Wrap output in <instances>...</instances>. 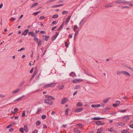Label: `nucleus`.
Returning <instances> with one entry per match:
<instances>
[{
  "label": "nucleus",
  "instance_id": "23",
  "mask_svg": "<svg viewBox=\"0 0 133 133\" xmlns=\"http://www.w3.org/2000/svg\"><path fill=\"white\" fill-rule=\"evenodd\" d=\"M49 38V36L45 35V37L44 38H43L44 39L45 41H48Z\"/></svg>",
  "mask_w": 133,
  "mask_h": 133
},
{
  "label": "nucleus",
  "instance_id": "4",
  "mask_svg": "<svg viewBox=\"0 0 133 133\" xmlns=\"http://www.w3.org/2000/svg\"><path fill=\"white\" fill-rule=\"evenodd\" d=\"M67 99L66 97L63 98L61 100V103L62 104H65L67 101Z\"/></svg>",
  "mask_w": 133,
  "mask_h": 133
},
{
  "label": "nucleus",
  "instance_id": "2",
  "mask_svg": "<svg viewBox=\"0 0 133 133\" xmlns=\"http://www.w3.org/2000/svg\"><path fill=\"white\" fill-rule=\"evenodd\" d=\"M127 3V1H122L121 0H118L115 2V3L117 4H121Z\"/></svg>",
  "mask_w": 133,
  "mask_h": 133
},
{
  "label": "nucleus",
  "instance_id": "36",
  "mask_svg": "<svg viewBox=\"0 0 133 133\" xmlns=\"http://www.w3.org/2000/svg\"><path fill=\"white\" fill-rule=\"evenodd\" d=\"M112 6L111 4H108L105 5V7L106 8H109L111 7Z\"/></svg>",
  "mask_w": 133,
  "mask_h": 133
},
{
  "label": "nucleus",
  "instance_id": "35",
  "mask_svg": "<svg viewBox=\"0 0 133 133\" xmlns=\"http://www.w3.org/2000/svg\"><path fill=\"white\" fill-rule=\"evenodd\" d=\"M58 17V15L57 14H55L53 15L52 17V18H57Z\"/></svg>",
  "mask_w": 133,
  "mask_h": 133
},
{
  "label": "nucleus",
  "instance_id": "64",
  "mask_svg": "<svg viewBox=\"0 0 133 133\" xmlns=\"http://www.w3.org/2000/svg\"><path fill=\"white\" fill-rule=\"evenodd\" d=\"M45 31H41L40 32V33L41 34H45Z\"/></svg>",
  "mask_w": 133,
  "mask_h": 133
},
{
  "label": "nucleus",
  "instance_id": "51",
  "mask_svg": "<svg viewBox=\"0 0 133 133\" xmlns=\"http://www.w3.org/2000/svg\"><path fill=\"white\" fill-rule=\"evenodd\" d=\"M18 108H15L14 110V111L15 112H17L18 111Z\"/></svg>",
  "mask_w": 133,
  "mask_h": 133
},
{
  "label": "nucleus",
  "instance_id": "29",
  "mask_svg": "<svg viewBox=\"0 0 133 133\" xmlns=\"http://www.w3.org/2000/svg\"><path fill=\"white\" fill-rule=\"evenodd\" d=\"M34 40L37 43L39 41L38 39L36 37H35L34 38Z\"/></svg>",
  "mask_w": 133,
  "mask_h": 133
},
{
  "label": "nucleus",
  "instance_id": "3",
  "mask_svg": "<svg viewBox=\"0 0 133 133\" xmlns=\"http://www.w3.org/2000/svg\"><path fill=\"white\" fill-rule=\"evenodd\" d=\"M83 81V80L82 79L76 78L74 79L73 81L72 82L73 83H75L77 82H81Z\"/></svg>",
  "mask_w": 133,
  "mask_h": 133
},
{
  "label": "nucleus",
  "instance_id": "33",
  "mask_svg": "<svg viewBox=\"0 0 133 133\" xmlns=\"http://www.w3.org/2000/svg\"><path fill=\"white\" fill-rule=\"evenodd\" d=\"M123 71H118L117 72V74L118 75H119L121 74H123Z\"/></svg>",
  "mask_w": 133,
  "mask_h": 133
},
{
  "label": "nucleus",
  "instance_id": "19",
  "mask_svg": "<svg viewBox=\"0 0 133 133\" xmlns=\"http://www.w3.org/2000/svg\"><path fill=\"white\" fill-rule=\"evenodd\" d=\"M63 5H64V4H59V5H54L52 6L51 7L52 8H55L56 7L62 6H63Z\"/></svg>",
  "mask_w": 133,
  "mask_h": 133
},
{
  "label": "nucleus",
  "instance_id": "1",
  "mask_svg": "<svg viewBox=\"0 0 133 133\" xmlns=\"http://www.w3.org/2000/svg\"><path fill=\"white\" fill-rule=\"evenodd\" d=\"M44 96L45 98L48 99H45L44 101V102L49 105H52L53 104L52 100H54L55 98L52 96L48 95H45Z\"/></svg>",
  "mask_w": 133,
  "mask_h": 133
},
{
  "label": "nucleus",
  "instance_id": "49",
  "mask_svg": "<svg viewBox=\"0 0 133 133\" xmlns=\"http://www.w3.org/2000/svg\"><path fill=\"white\" fill-rule=\"evenodd\" d=\"M25 111H23V112L22 113V117H24L25 116Z\"/></svg>",
  "mask_w": 133,
  "mask_h": 133
},
{
  "label": "nucleus",
  "instance_id": "63",
  "mask_svg": "<svg viewBox=\"0 0 133 133\" xmlns=\"http://www.w3.org/2000/svg\"><path fill=\"white\" fill-rule=\"evenodd\" d=\"M125 67L127 68H128L130 69V68L131 67L128 66V65H126L125 66Z\"/></svg>",
  "mask_w": 133,
  "mask_h": 133
},
{
  "label": "nucleus",
  "instance_id": "54",
  "mask_svg": "<svg viewBox=\"0 0 133 133\" xmlns=\"http://www.w3.org/2000/svg\"><path fill=\"white\" fill-rule=\"evenodd\" d=\"M127 111V109H125L123 110H120V112H126Z\"/></svg>",
  "mask_w": 133,
  "mask_h": 133
},
{
  "label": "nucleus",
  "instance_id": "9",
  "mask_svg": "<svg viewBox=\"0 0 133 133\" xmlns=\"http://www.w3.org/2000/svg\"><path fill=\"white\" fill-rule=\"evenodd\" d=\"M120 103V102L119 101H117L115 102V104H113V106L114 107H116Z\"/></svg>",
  "mask_w": 133,
  "mask_h": 133
},
{
  "label": "nucleus",
  "instance_id": "46",
  "mask_svg": "<svg viewBox=\"0 0 133 133\" xmlns=\"http://www.w3.org/2000/svg\"><path fill=\"white\" fill-rule=\"evenodd\" d=\"M45 17L43 16H41L39 18V19H44Z\"/></svg>",
  "mask_w": 133,
  "mask_h": 133
},
{
  "label": "nucleus",
  "instance_id": "57",
  "mask_svg": "<svg viewBox=\"0 0 133 133\" xmlns=\"http://www.w3.org/2000/svg\"><path fill=\"white\" fill-rule=\"evenodd\" d=\"M91 107L93 108L97 107V105L92 104L91 105Z\"/></svg>",
  "mask_w": 133,
  "mask_h": 133
},
{
  "label": "nucleus",
  "instance_id": "39",
  "mask_svg": "<svg viewBox=\"0 0 133 133\" xmlns=\"http://www.w3.org/2000/svg\"><path fill=\"white\" fill-rule=\"evenodd\" d=\"M128 130H123L121 131L122 133H128Z\"/></svg>",
  "mask_w": 133,
  "mask_h": 133
},
{
  "label": "nucleus",
  "instance_id": "37",
  "mask_svg": "<svg viewBox=\"0 0 133 133\" xmlns=\"http://www.w3.org/2000/svg\"><path fill=\"white\" fill-rule=\"evenodd\" d=\"M109 107L103 110L104 112H106L109 109Z\"/></svg>",
  "mask_w": 133,
  "mask_h": 133
},
{
  "label": "nucleus",
  "instance_id": "62",
  "mask_svg": "<svg viewBox=\"0 0 133 133\" xmlns=\"http://www.w3.org/2000/svg\"><path fill=\"white\" fill-rule=\"evenodd\" d=\"M59 35V33L58 32H56V34L55 35V36L57 37Z\"/></svg>",
  "mask_w": 133,
  "mask_h": 133
},
{
  "label": "nucleus",
  "instance_id": "21",
  "mask_svg": "<svg viewBox=\"0 0 133 133\" xmlns=\"http://www.w3.org/2000/svg\"><path fill=\"white\" fill-rule=\"evenodd\" d=\"M42 41L41 40H39L38 41V42H37V44L38 46H40L42 44Z\"/></svg>",
  "mask_w": 133,
  "mask_h": 133
},
{
  "label": "nucleus",
  "instance_id": "13",
  "mask_svg": "<svg viewBox=\"0 0 133 133\" xmlns=\"http://www.w3.org/2000/svg\"><path fill=\"white\" fill-rule=\"evenodd\" d=\"M94 119L96 120H98L101 119V118L100 117H95L94 118H92L90 119V120Z\"/></svg>",
  "mask_w": 133,
  "mask_h": 133
},
{
  "label": "nucleus",
  "instance_id": "8",
  "mask_svg": "<svg viewBox=\"0 0 133 133\" xmlns=\"http://www.w3.org/2000/svg\"><path fill=\"white\" fill-rule=\"evenodd\" d=\"M71 17V16L70 15L67 18H66V22L65 23V24L66 25L69 22V20L70 19Z\"/></svg>",
  "mask_w": 133,
  "mask_h": 133
},
{
  "label": "nucleus",
  "instance_id": "11",
  "mask_svg": "<svg viewBox=\"0 0 133 133\" xmlns=\"http://www.w3.org/2000/svg\"><path fill=\"white\" fill-rule=\"evenodd\" d=\"M56 83H52L51 84H49V87H53L55 86L56 85Z\"/></svg>",
  "mask_w": 133,
  "mask_h": 133
},
{
  "label": "nucleus",
  "instance_id": "59",
  "mask_svg": "<svg viewBox=\"0 0 133 133\" xmlns=\"http://www.w3.org/2000/svg\"><path fill=\"white\" fill-rule=\"evenodd\" d=\"M25 49L23 48H21V49H19L18 50V52H19V51H22V50H24Z\"/></svg>",
  "mask_w": 133,
  "mask_h": 133
},
{
  "label": "nucleus",
  "instance_id": "58",
  "mask_svg": "<svg viewBox=\"0 0 133 133\" xmlns=\"http://www.w3.org/2000/svg\"><path fill=\"white\" fill-rule=\"evenodd\" d=\"M14 130V129L13 128H11L9 129V131L10 132H12Z\"/></svg>",
  "mask_w": 133,
  "mask_h": 133
},
{
  "label": "nucleus",
  "instance_id": "38",
  "mask_svg": "<svg viewBox=\"0 0 133 133\" xmlns=\"http://www.w3.org/2000/svg\"><path fill=\"white\" fill-rule=\"evenodd\" d=\"M57 38L55 35H54L52 36V41H54Z\"/></svg>",
  "mask_w": 133,
  "mask_h": 133
},
{
  "label": "nucleus",
  "instance_id": "42",
  "mask_svg": "<svg viewBox=\"0 0 133 133\" xmlns=\"http://www.w3.org/2000/svg\"><path fill=\"white\" fill-rule=\"evenodd\" d=\"M77 28H78V26H77L76 25H74V30L75 31V29Z\"/></svg>",
  "mask_w": 133,
  "mask_h": 133
},
{
  "label": "nucleus",
  "instance_id": "32",
  "mask_svg": "<svg viewBox=\"0 0 133 133\" xmlns=\"http://www.w3.org/2000/svg\"><path fill=\"white\" fill-rule=\"evenodd\" d=\"M77 125H78L80 128H83V124L81 123L78 124H77Z\"/></svg>",
  "mask_w": 133,
  "mask_h": 133
},
{
  "label": "nucleus",
  "instance_id": "53",
  "mask_svg": "<svg viewBox=\"0 0 133 133\" xmlns=\"http://www.w3.org/2000/svg\"><path fill=\"white\" fill-rule=\"evenodd\" d=\"M57 26H55L52 27L51 29V30H52V31H53L57 27Z\"/></svg>",
  "mask_w": 133,
  "mask_h": 133
},
{
  "label": "nucleus",
  "instance_id": "17",
  "mask_svg": "<svg viewBox=\"0 0 133 133\" xmlns=\"http://www.w3.org/2000/svg\"><path fill=\"white\" fill-rule=\"evenodd\" d=\"M31 36L32 37H36L37 35L35 33H34L33 31H32V33L31 35Z\"/></svg>",
  "mask_w": 133,
  "mask_h": 133
},
{
  "label": "nucleus",
  "instance_id": "7",
  "mask_svg": "<svg viewBox=\"0 0 133 133\" xmlns=\"http://www.w3.org/2000/svg\"><path fill=\"white\" fill-rule=\"evenodd\" d=\"M130 118L129 115H127L123 117V118L125 121H127Z\"/></svg>",
  "mask_w": 133,
  "mask_h": 133
},
{
  "label": "nucleus",
  "instance_id": "12",
  "mask_svg": "<svg viewBox=\"0 0 133 133\" xmlns=\"http://www.w3.org/2000/svg\"><path fill=\"white\" fill-rule=\"evenodd\" d=\"M23 129H24V130L26 132H27L28 131V130L27 126L26 125H25L24 126Z\"/></svg>",
  "mask_w": 133,
  "mask_h": 133
},
{
  "label": "nucleus",
  "instance_id": "5",
  "mask_svg": "<svg viewBox=\"0 0 133 133\" xmlns=\"http://www.w3.org/2000/svg\"><path fill=\"white\" fill-rule=\"evenodd\" d=\"M83 110V109L82 108L76 109L75 110L74 112H80L82 111Z\"/></svg>",
  "mask_w": 133,
  "mask_h": 133
},
{
  "label": "nucleus",
  "instance_id": "60",
  "mask_svg": "<svg viewBox=\"0 0 133 133\" xmlns=\"http://www.w3.org/2000/svg\"><path fill=\"white\" fill-rule=\"evenodd\" d=\"M108 131H110L111 132H113L114 131V130L112 129V128H111L110 129L108 130Z\"/></svg>",
  "mask_w": 133,
  "mask_h": 133
},
{
  "label": "nucleus",
  "instance_id": "44",
  "mask_svg": "<svg viewBox=\"0 0 133 133\" xmlns=\"http://www.w3.org/2000/svg\"><path fill=\"white\" fill-rule=\"evenodd\" d=\"M37 71L35 70L33 74L32 75H34V76H35L37 74Z\"/></svg>",
  "mask_w": 133,
  "mask_h": 133
},
{
  "label": "nucleus",
  "instance_id": "61",
  "mask_svg": "<svg viewBox=\"0 0 133 133\" xmlns=\"http://www.w3.org/2000/svg\"><path fill=\"white\" fill-rule=\"evenodd\" d=\"M15 20H16V19L14 18H12L10 19V21H15Z\"/></svg>",
  "mask_w": 133,
  "mask_h": 133
},
{
  "label": "nucleus",
  "instance_id": "15",
  "mask_svg": "<svg viewBox=\"0 0 133 133\" xmlns=\"http://www.w3.org/2000/svg\"><path fill=\"white\" fill-rule=\"evenodd\" d=\"M74 131L75 133H80V131L76 128H75L74 129Z\"/></svg>",
  "mask_w": 133,
  "mask_h": 133
},
{
  "label": "nucleus",
  "instance_id": "25",
  "mask_svg": "<svg viewBox=\"0 0 133 133\" xmlns=\"http://www.w3.org/2000/svg\"><path fill=\"white\" fill-rule=\"evenodd\" d=\"M20 90V89L19 88L15 90L13 92V93L15 94L18 92H19Z\"/></svg>",
  "mask_w": 133,
  "mask_h": 133
},
{
  "label": "nucleus",
  "instance_id": "34",
  "mask_svg": "<svg viewBox=\"0 0 133 133\" xmlns=\"http://www.w3.org/2000/svg\"><path fill=\"white\" fill-rule=\"evenodd\" d=\"M69 110V108H67L65 110V114L66 115H68V112Z\"/></svg>",
  "mask_w": 133,
  "mask_h": 133
},
{
  "label": "nucleus",
  "instance_id": "18",
  "mask_svg": "<svg viewBox=\"0 0 133 133\" xmlns=\"http://www.w3.org/2000/svg\"><path fill=\"white\" fill-rule=\"evenodd\" d=\"M15 124V123H12L6 127L7 128H9L11 127H12Z\"/></svg>",
  "mask_w": 133,
  "mask_h": 133
},
{
  "label": "nucleus",
  "instance_id": "6",
  "mask_svg": "<svg viewBox=\"0 0 133 133\" xmlns=\"http://www.w3.org/2000/svg\"><path fill=\"white\" fill-rule=\"evenodd\" d=\"M29 31V30L28 29H26L22 32V35H24V36L26 35Z\"/></svg>",
  "mask_w": 133,
  "mask_h": 133
},
{
  "label": "nucleus",
  "instance_id": "56",
  "mask_svg": "<svg viewBox=\"0 0 133 133\" xmlns=\"http://www.w3.org/2000/svg\"><path fill=\"white\" fill-rule=\"evenodd\" d=\"M129 126L131 128L133 129V124H131L129 125Z\"/></svg>",
  "mask_w": 133,
  "mask_h": 133
},
{
  "label": "nucleus",
  "instance_id": "10",
  "mask_svg": "<svg viewBox=\"0 0 133 133\" xmlns=\"http://www.w3.org/2000/svg\"><path fill=\"white\" fill-rule=\"evenodd\" d=\"M103 129L101 127L98 129L97 131V133H101L103 132Z\"/></svg>",
  "mask_w": 133,
  "mask_h": 133
},
{
  "label": "nucleus",
  "instance_id": "26",
  "mask_svg": "<svg viewBox=\"0 0 133 133\" xmlns=\"http://www.w3.org/2000/svg\"><path fill=\"white\" fill-rule=\"evenodd\" d=\"M64 22L61 25H60V26L59 28L58 29V30H57V31H59L61 29V28H62V27H63V25H64Z\"/></svg>",
  "mask_w": 133,
  "mask_h": 133
},
{
  "label": "nucleus",
  "instance_id": "41",
  "mask_svg": "<svg viewBox=\"0 0 133 133\" xmlns=\"http://www.w3.org/2000/svg\"><path fill=\"white\" fill-rule=\"evenodd\" d=\"M46 115H43L41 116V118L42 119H45L46 118Z\"/></svg>",
  "mask_w": 133,
  "mask_h": 133
},
{
  "label": "nucleus",
  "instance_id": "52",
  "mask_svg": "<svg viewBox=\"0 0 133 133\" xmlns=\"http://www.w3.org/2000/svg\"><path fill=\"white\" fill-rule=\"evenodd\" d=\"M49 84H47V85H44L43 87V88H48V87H49Z\"/></svg>",
  "mask_w": 133,
  "mask_h": 133
},
{
  "label": "nucleus",
  "instance_id": "24",
  "mask_svg": "<svg viewBox=\"0 0 133 133\" xmlns=\"http://www.w3.org/2000/svg\"><path fill=\"white\" fill-rule=\"evenodd\" d=\"M76 105L77 106L82 107L83 104L81 102H78L77 103Z\"/></svg>",
  "mask_w": 133,
  "mask_h": 133
},
{
  "label": "nucleus",
  "instance_id": "31",
  "mask_svg": "<svg viewBox=\"0 0 133 133\" xmlns=\"http://www.w3.org/2000/svg\"><path fill=\"white\" fill-rule=\"evenodd\" d=\"M109 99V98H106V99H105L103 101V102L104 103H107L108 102Z\"/></svg>",
  "mask_w": 133,
  "mask_h": 133
},
{
  "label": "nucleus",
  "instance_id": "22",
  "mask_svg": "<svg viewBox=\"0 0 133 133\" xmlns=\"http://www.w3.org/2000/svg\"><path fill=\"white\" fill-rule=\"evenodd\" d=\"M42 109L41 108H39L38 109L37 111L36 112V114H39L40 112L42 110Z\"/></svg>",
  "mask_w": 133,
  "mask_h": 133
},
{
  "label": "nucleus",
  "instance_id": "47",
  "mask_svg": "<svg viewBox=\"0 0 133 133\" xmlns=\"http://www.w3.org/2000/svg\"><path fill=\"white\" fill-rule=\"evenodd\" d=\"M68 13V11H63L62 12V14L63 15H64V14H65L67 13Z\"/></svg>",
  "mask_w": 133,
  "mask_h": 133
},
{
  "label": "nucleus",
  "instance_id": "20",
  "mask_svg": "<svg viewBox=\"0 0 133 133\" xmlns=\"http://www.w3.org/2000/svg\"><path fill=\"white\" fill-rule=\"evenodd\" d=\"M64 87V85L63 84L59 85L58 87V89L60 90L62 89Z\"/></svg>",
  "mask_w": 133,
  "mask_h": 133
},
{
  "label": "nucleus",
  "instance_id": "28",
  "mask_svg": "<svg viewBox=\"0 0 133 133\" xmlns=\"http://www.w3.org/2000/svg\"><path fill=\"white\" fill-rule=\"evenodd\" d=\"M25 96H23L20 98H18L14 100V101H16L18 100H19L22 98H23Z\"/></svg>",
  "mask_w": 133,
  "mask_h": 133
},
{
  "label": "nucleus",
  "instance_id": "16",
  "mask_svg": "<svg viewBox=\"0 0 133 133\" xmlns=\"http://www.w3.org/2000/svg\"><path fill=\"white\" fill-rule=\"evenodd\" d=\"M38 3H36L34 4H33L32 5H31L30 6V8L31 9L35 7V6H36L38 4Z\"/></svg>",
  "mask_w": 133,
  "mask_h": 133
},
{
  "label": "nucleus",
  "instance_id": "55",
  "mask_svg": "<svg viewBox=\"0 0 133 133\" xmlns=\"http://www.w3.org/2000/svg\"><path fill=\"white\" fill-rule=\"evenodd\" d=\"M56 0H49L48 1L47 3H50L52 2H54L56 1Z\"/></svg>",
  "mask_w": 133,
  "mask_h": 133
},
{
  "label": "nucleus",
  "instance_id": "14",
  "mask_svg": "<svg viewBox=\"0 0 133 133\" xmlns=\"http://www.w3.org/2000/svg\"><path fill=\"white\" fill-rule=\"evenodd\" d=\"M123 74H125L126 75L128 76H130L131 75L130 74L127 72L125 71H123Z\"/></svg>",
  "mask_w": 133,
  "mask_h": 133
},
{
  "label": "nucleus",
  "instance_id": "45",
  "mask_svg": "<svg viewBox=\"0 0 133 133\" xmlns=\"http://www.w3.org/2000/svg\"><path fill=\"white\" fill-rule=\"evenodd\" d=\"M80 88V86L79 85H76L75 87H74V88L75 89H78Z\"/></svg>",
  "mask_w": 133,
  "mask_h": 133
},
{
  "label": "nucleus",
  "instance_id": "30",
  "mask_svg": "<svg viewBox=\"0 0 133 133\" xmlns=\"http://www.w3.org/2000/svg\"><path fill=\"white\" fill-rule=\"evenodd\" d=\"M102 122L101 121H99L96 122V123L97 125H98V124H100V123H101Z\"/></svg>",
  "mask_w": 133,
  "mask_h": 133
},
{
  "label": "nucleus",
  "instance_id": "48",
  "mask_svg": "<svg viewBox=\"0 0 133 133\" xmlns=\"http://www.w3.org/2000/svg\"><path fill=\"white\" fill-rule=\"evenodd\" d=\"M125 8L126 9L128 8V9H130V8L128 6H122V9L123 8Z\"/></svg>",
  "mask_w": 133,
  "mask_h": 133
},
{
  "label": "nucleus",
  "instance_id": "27",
  "mask_svg": "<svg viewBox=\"0 0 133 133\" xmlns=\"http://www.w3.org/2000/svg\"><path fill=\"white\" fill-rule=\"evenodd\" d=\"M41 124V122L40 121H38L36 122V124L38 126L40 125Z\"/></svg>",
  "mask_w": 133,
  "mask_h": 133
},
{
  "label": "nucleus",
  "instance_id": "43",
  "mask_svg": "<svg viewBox=\"0 0 133 133\" xmlns=\"http://www.w3.org/2000/svg\"><path fill=\"white\" fill-rule=\"evenodd\" d=\"M24 83H25V81H22L20 84V85H20V86H22V85H23V84H24Z\"/></svg>",
  "mask_w": 133,
  "mask_h": 133
},
{
  "label": "nucleus",
  "instance_id": "50",
  "mask_svg": "<svg viewBox=\"0 0 133 133\" xmlns=\"http://www.w3.org/2000/svg\"><path fill=\"white\" fill-rule=\"evenodd\" d=\"M38 131L36 129L34 130V131H33L32 133H37Z\"/></svg>",
  "mask_w": 133,
  "mask_h": 133
},
{
  "label": "nucleus",
  "instance_id": "40",
  "mask_svg": "<svg viewBox=\"0 0 133 133\" xmlns=\"http://www.w3.org/2000/svg\"><path fill=\"white\" fill-rule=\"evenodd\" d=\"M19 131L22 133L24 132V129L23 128H20L19 129Z\"/></svg>",
  "mask_w": 133,
  "mask_h": 133
}]
</instances>
